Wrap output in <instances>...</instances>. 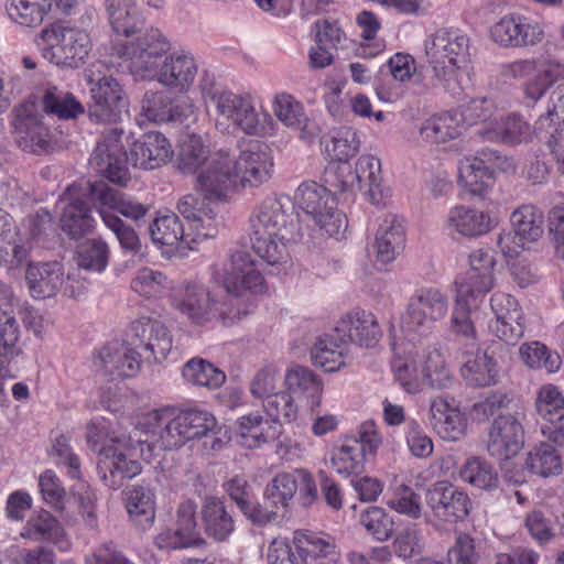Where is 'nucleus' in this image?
Here are the masks:
<instances>
[{
  "label": "nucleus",
  "mask_w": 564,
  "mask_h": 564,
  "mask_svg": "<svg viewBox=\"0 0 564 564\" xmlns=\"http://www.w3.org/2000/svg\"><path fill=\"white\" fill-rule=\"evenodd\" d=\"M220 282L227 292L221 300H214L203 285L187 282L173 290L171 305L195 325L217 323L227 327L250 313L240 310V296L246 293L262 295L268 291L264 276L242 252L231 257L230 268Z\"/></svg>",
  "instance_id": "1"
},
{
  "label": "nucleus",
  "mask_w": 564,
  "mask_h": 564,
  "mask_svg": "<svg viewBox=\"0 0 564 564\" xmlns=\"http://www.w3.org/2000/svg\"><path fill=\"white\" fill-rule=\"evenodd\" d=\"M172 346L171 333L163 323L140 317L131 323L128 341L107 343L98 350L94 364L112 379L133 378L140 371L142 361L161 362Z\"/></svg>",
  "instance_id": "2"
},
{
  "label": "nucleus",
  "mask_w": 564,
  "mask_h": 564,
  "mask_svg": "<svg viewBox=\"0 0 564 564\" xmlns=\"http://www.w3.org/2000/svg\"><path fill=\"white\" fill-rule=\"evenodd\" d=\"M123 130L111 128L104 132L97 143L90 164L110 182L126 185L130 180L127 164L144 170H154L165 164L173 155L172 145L160 132L151 131L135 140L129 153L123 151Z\"/></svg>",
  "instance_id": "3"
},
{
  "label": "nucleus",
  "mask_w": 564,
  "mask_h": 564,
  "mask_svg": "<svg viewBox=\"0 0 564 564\" xmlns=\"http://www.w3.org/2000/svg\"><path fill=\"white\" fill-rule=\"evenodd\" d=\"M217 421L213 413L199 408H162L141 415L138 431L144 432L148 451H171L184 446L187 442L208 438L214 434Z\"/></svg>",
  "instance_id": "4"
},
{
  "label": "nucleus",
  "mask_w": 564,
  "mask_h": 564,
  "mask_svg": "<svg viewBox=\"0 0 564 564\" xmlns=\"http://www.w3.org/2000/svg\"><path fill=\"white\" fill-rule=\"evenodd\" d=\"M271 167L269 148L258 141L251 142L238 159L220 151L209 159L203 177L206 195L214 199L229 197V191L238 186H257L269 178Z\"/></svg>",
  "instance_id": "5"
},
{
  "label": "nucleus",
  "mask_w": 564,
  "mask_h": 564,
  "mask_svg": "<svg viewBox=\"0 0 564 564\" xmlns=\"http://www.w3.org/2000/svg\"><path fill=\"white\" fill-rule=\"evenodd\" d=\"M426 56L434 77L451 95H459L462 75L469 59V39L457 30L440 29L426 42Z\"/></svg>",
  "instance_id": "6"
},
{
  "label": "nucleus",
  "mask_w": 564,
  "mask_h": 564,
  "mask_svg": "<svg viewBox=\"0 0 564 564\" xmlns=\"http://www.w3.org/2000/svg\"><path fill=\"white\" fill-rule=\"evenodd\" d=\"M140 438L144 440L145 436L144 432L138 431L137 422L133 435L99 449L98 475L110 489L120 488L124 479H131L141 473L140 457L147 462L152 458L155 449L149 452L147 444L139 443Z\"/></svg>",
  "instance_id": "7"
},
{
  "label": "nucleus",
  "mask_w": 564,
  "mask_h": 564,
  "mask_svg": "<svg viewBox=\"0 0 564 564\" xmlns=\"http://www.w3.org/2000/svg\"><path fill=\"white\" fill-rule=\"evenodd\" d=\"M56 208L61 212H148L143 205L134 203L105 182L68 186Z\"/></svg>",
  "instance_id": "8"
},
{
  "label": "nucleus",
  "mask_w": 564,
  "mask_h": 564,
  "mask_svg": "<svg viewBox=\"0 0 564 564\" xmlns=\"http://www.w3.org/2000/svg\"><path fill=\"white\" fill-rule=\"evenodd\" d=\"M292 215L252 214L249 219L252 250L268 264L282 263L289 258L286 242L294 237L286 227V218Z\"/></svg>",
  "instance_id": "9"
},
{
  "label": "nucleus",
  "mask_w": 564,
  "mask_h": 564,
  "mask_svg": "<svg viewBox=\"0 0 564 564\" xmlns=\"http://www.w3.org/2000/svg\"><path fill=\"white\" fill-rule=\"evenodd\" d=\"M45 216L51 214H29L23 219V230H17L11 225L10 214H0V265L13 268L26 260L31 242L42 235Z\"/></svg>",
  "instance_id": "10"
},
{
  "label": "nucleus",
  "mask_w": 564,
  "mask_h": 564,
  "mask_svg": "<svg viewBox=\"0 0 564 564\" xmlns=\"http://www.w3.org/2000/svg\"><path fill=\"white\" fill-rule=\"evenodd\" d=\"M448 296L436 286H423L410 296L401 327L406 332L430 329L445 318L448 312Z\"/></svg>",
  "instance_id": "11"
},
{
  "label": "nucleus",
  "mask_w": 564,
  "mask_h": 564,
  "mask_svg": "<svg viewBox=\"0 0 564 564\" xmlns=\"http://www.w3.org/2000/svg\"><path fill=\"white\" fill-rule=\"evenodd\" d=\"M40 36L46 42L58 41L44 52V57L57 66L77 68L85 63L91 50L90 37L84 30L56 26L43 29Z\"/></svg>",
  "instance_id": "12"
},
{
  "label": "nucleus",
  "mask_w": 564,
  "mask_h": 564,
  "mask_svg": "<svg viewBox=\"0 0 564 564\" xmlns=\"http://www.w3.org/2000/svg\"><path fill=\"white\" fill-rule=\"evenodd\" d=\"M169 50V42L158 29L144 31L131 45H117L115 53L130 61L129 68L133 75L149 77L159 67L163 54Z\"/></svg>",
  "instance_id": "13"
},
{
  "label": "nucleus",
  "mask_w": 564,
  "mask_h": 564,
  "mask_svg": "<svg viewBox=\"0 0 564 564\" xmlns=\"http://www.w3.org/2000/svg\"><path fill=\"white\" fill-rule=\"evenodd\" d=\"M425 500L433 517L444 523L464 521L471 509L468 494L447 480L433 484L426 491Z\"/></svg>",
  "instance_id": "14"
},
{
  "label": "nucleus",
  "mask_w": 564,
  "mask_h": 564,
  "mask_svg": "<svg viewBox=\"0 0 564 564\" xmlns=\"http://www.w3.org/2000/svg\"><path fill=\"white\" fill-rule=\"evenodd\" d=\"M90 91L93 102L88 108L89 119L96 123L119 122L128 108V99L119 82L112 76H102Z\"/></svg>",
  "instance_id": "15"
},
{
  "label": "nucleus",
  "mask_w": 564,
  "mask_h": 564,
  "mask_svg": "<svg viewBox=\"0 0 564 564\" xmlns=\"http://www.w3.org/2000/svg\"><path fill=\"white\" fill-rule=\"evenodd\" d=\"M141 109L153 122H174L189 127L197 119L196 108L187 96L174 98L166 91H147Z\"/></svg>",
  "instance_id": "16"
},
{
  "label": "nucleus",
  "mask_w": 564,
  "mask_h": 564,
  "mask_svg": "<svg viewBox=\"0 0 564 564\" xmlns=\"http://www.w3.org/2000/svg\"><path fill=\"white\" fill-rule=\"evenodd\" d=\"M334 332L343 344L362 348H373L382 337L376 315L359 307L344 313L336 322Z\"/></svg>",
  "instance_id": "17"
},
{
  "label": "nucleus",
  "mask_w": 564,
  "mask_h": 564,
  "mask_svg": "<svg viewBox=\"0 0 564 564\" xmlns=\"http://www.w3.org/2000/svg\"><path fill=\"white\" fill-rule=\"evenodd\" d=\"M378 229L372 243L373 265L381 271L392 263L405 248V229L398 214H382L376 219Z\"/></svg>",
  "instance_id": "18"
},
{
  "label": "nucleus",
  "mask_w": 564,
  "mask_h": 564,
  "mask_svg": "<svg viewBox=\"0 0 564 564\" xmlns=\"http://www.w3.org/2000/svg\"><path fill=\"white\" fill-rule=\"evenodd\" d=\"M207 107H213L247 134L257 135L262 127L251 100L230 91H214L206 96Z\"/></svg>",
  "instance_id": "19"
},
{
  "label": "nucleus",
  "mask_w": 564,
  "mask_h": 564,
  "mask_svg": "<svg viewBox=\"0 0 564 564\" xmlns=\"http://www.w3.org/2000/svg\"><path fill=\"white\" fill-rule=\"evenodd\" d=\"M12 124L14 140L23 151L40 154L48 148L50 133L34 102L15 107Z\"/></svg>",
  "instance_id": "20"
},
{
  "label": "nucleus",
  "mask_w": 564,
  "mask_h": 564,
  "mask_svg": "<svg viewBox=\"0 0 564 564\" xmlns=\"http://www.w3.org/2000/svg\"><path fill=\"white\" fill-rule=\"evenodd\" d=\"M524 445V429L512 414H501L495 417L488 430L487 451L490 456L508 460L522 449Z\"/></svg>",
  "instance_id": "21"
},
{
  "label": "nucleus",
  "mask_w": 564,
  "mask_h": 564,
  "mask_svg": "<svg viewBox=\"0 0 564 564\" xmlns=\"http://www.w3.org/2000/svg\"><path fill=\"white\" fill-rule=\"evenodd\" d=\"M153 242L160 247L166 258H184L188 256L189 247L185 241L186 221L177 214H164L156 217L150 225Z\"/></svg>",
  "instance_id": "22"
},
{
  "label": "nucleus",
  "mask_w": 564,
  "mask_h": 564,
  "mask_svg": "<svg viewBox=\"0 0 564 564\" xmlns=\"http://www.w3.org/2000/svg\"><path fill=\"white\" fill-rule=\"evenodd\" d=\"M431 424L437 435L448 442L462 440L467 432V419L458 405L443 395L434 397L430 404Z\"/></svg>",
  "instance_id": "23"
},
{
  "label": "nucleus",
  "mask_w": 564,
  "mask_h": 564,
  "mask_svg": "<svg viewBox=\"0 0 564 564\" xmlns=\"http://www.w3.org/2000/svg\"><path fill=\"white\" fill-rule=\"evenodd\" d=\"M542 32L521 15L501 18L490 29L491 39L503 47H523L540 41Z\"/></svg>",
  "instance_id": "24"
},
{
  "label": "nucleus",
  "mask_w": 564,
  "mask_h": 564,
  "mask_svg": "<svg viewBox=\"0 0 564 564\" xmlns=\"http://www.w3.org/2000/svg\"><path fill=\"white\" fill-rule=\"evenodd\" d=\"M535 134L544 143L557 167L564 165V102L549 107L535 122Z\"/></svg>",
  "instance_id": "25"
},
{
  "label": "nucleus",
  "mask_w": 564,
  "mask_h": 564,
  "mask_svg": "<svg viewBox=\"0 0 564 564\" xmlns=\"http://www.w3.org/2000/svg\"><path fill=\"white\" fill-rule=\"evenodd\" d=\"M197 73L194 58L188 55H170L164 58L148 78H156L164 86L183 93L194 83Z\"/></svg>",
  "instance_id": "26"
},
{
  "label": "nucleus",
  "mask_w": 564,
  "mask_h": 564,
  "mask_svg": "<svg viewBox=\"0 0 564 564\" xmlns=\"http://www.w3.org/2000/svg\"><path fill=\"white\" fill-rule=\"evenodd\" d=\"M470 269L466 276L455 282L458 286H467L471 293L485 296L491 291L495 284L494 268L496 264L492 251L489 249H478L469 256Z\"/></svg>",
  "instance_id": "27"
},
{
  "label": "nucleus",
  "mask_w": 564,
  "mask_h": 564,
  "mask_svg": "<svg viewBox=\"0 0 564 564\" xmlns=\"http://www.w3.org/2000/svg\"><path fill=\"white\" fill-rule=\"evenodd\" d=\"M284 382L289 393L304 400L312 412L321 406L323 381L311 369L299 365L293 366L286 371Z\"/></svg>",
  "instance_id": "28"
},
{
  "label": "nucleus",
  "mask_w": 564,
  "mask_h": 564,
  "mask_svg": "<svg viewBox=\"0 0 564 564\" xmlns=\"http://www.w3.org/2000/svg\"><path fill=\"white\" fill-rule=\"evenodd\" d=\"M25 279L32 297H52L64 283L63 265L59 262L31 263L26 269Z\"/></svg>",
  "instance_id": "29"
},
{
  "label": "nucleus",
  "mask_w": 564,
  "mask_h": 564,
  "mask_svg": "<svg viewBox=\"0 0 564 564\" xmlns=\"http://www.w3.org/2000/svg\"><path fill=\"white\" fill-rule=\"evenodd\" d=\"M21 536L31 541L51 542L62 552H67L72 546L59 521L46 510L40 511L26 521Z\"/></svg>",
  "instance_id": "30"
},
{
  "label": "nucleus",
  "mask_w": 564,
  "mask_h": 564,
  "mask_svg": "<svg viewBox=\"0 0 564 564\" xmlns=\"http://www.w3.org/2000/svg\"><path fill=\"white\" fill-rule=\"evenodd\" d=\"M293 545L305 562L321 558L334 560L337 555L336 540L328 533L299 529L293 532Z\"/></svg>",
  "instance_id": "31"
},
{
  "label": "nucleus",
  "mask_w": 564,
  "mask_h": 564,
  "mask_svg": "<svg viewBox=\"0 0 564 564\" xmlns=\"http://www.w3.org/2000/svg\"><path fill=\"white\" fill-rule=\"evenodd\" d=\"M482 295L471 293L467 286H458L456 290L455 306L449 321V330L456 337L467 341L477 340L475 324L470 317L471 305L482 301Z\"/></svg>",
  "instance_id": "32"
},
{
  "label": "nucleus",
  "mask_w": 564,
  "mask_h": 564,
  "mask_svg": "<svg viewBox=\"0 0 564 564\" xmlns=\"http://www.w3.org/2000/svg\"><path fill=\"white\" fill-rule=\"evenodd\" d=\"M460 376L469 387H491L498 383L499 366L497 360L487 351L478 350L463 364Z\"/></svg>",
  "instance_id": "33"
},
{
  "label": "nucleus",
  "mask_w": 564,
  "mask_h": 564,
  "mask_svg": "<svg viewBox=\"0 0 564 564\" xmlns=\"http://www.w3.org/2000/svg\"><path fill=\"white\" fill-rule=\"evenodd\" d=\"M292 200L301 212H335L339 206V197L315 182L301 184Z\"/></svg>",
  "instance_id": "34"
},
{
  "label": "nucleus",
  "mask_w": 564,
  "mask_h": 564,
  "mask_svg": "<svg viewBox=\"0 0 564 564\" xmlns=\"http://www.w3.org/2000/svg\"><path fill=\"white\" fill-rule=\"evenodd\" d=\"M202 520L206 534L218 542L226 541L235 531V520L218 498L209 497L205 500Z\"/></svg>",
  "instance_id": "35"
},
{
  "label": "nucleus",
  "mask_w": 564,
  "mask_h": 564,
  "mask_svg": "<svg viewBox=\"0 0 564 564\" xmlns=\"http://www.w3.org/2000/svg\"><path fill=\"white\" fill-rule=\"evenodd\" d=\"M106 11L113 31L131 36L143 26V18L132 0H106Z\"/></svg>",
  "instance_id": "36"
},
{
  "label": "nucleus",
  "mask_w": 564,
  "mask_h": 564,
  "mask_svg": "<svg viewBox=\"0 0 564 564\" xmlns=\"http://www.w3.org/2000/svg\"><path fill=\"white\" fill-rule=\"evenodd\" d=\"M534 133L535 128L532 129L529 122L519 115L508 116L494 129L479 131L485 140L500 141L508 145L528 143Z\"/></svg>",
  "instance_id": "37"
},
{
  "label": "nucleus",
  "mask_w": 564,
  "mask_h": 564,
  "mask_svg": "<svg viewBox=\"0 0 564 564\" xmlns=\"http://www.w3.org/2000/svg\"><path fill=\"white\" fill-rule=\"evenodd\" d=\"M426 387L443 390L453 387L455 377L449 364L440 348L427 349L421 362Z\"/></svg>",
  "instance_id": "38"
},
{
  "label": "nucleus",
  "mask_w": 564,
  "mask_h": 564,
  "mask_svg": "<svg viewBox=\"0 0 564 564\" xmlns=\"http://www.w3.org/2000/svg\"><path fill=\"white\" fill-rule=\"evenodd\" d=\"M126 508L131 520L142 529L155 519V496L149 488L133 486L124 491Z\"/></svg>",
  "instance_id": "39"
},
{
  "label": "nucleus",
  "mask_w": 564,
  "mask_h": 564,
  "mask_svg": "<svg viewBox=\"0 0 564 564\" xmlns=\"http://www.w3.org/2000/svg\"><path fill=\"white\" fill-rule=\"evenodd\" d=\"M366 459L357 441L354 437H345L341 444L333 449L330 463L338 475L349 477L365 470Z\"/></svg>",
  "instance_id": "40"
},
{
  "label": "nucleus",
  "mask_w": 564,
  "mask_h": 564,
  "mask_svg": "<svg viewBox=\"0 0 564 564\" xmlns=\"http://www.w3.org/2000/svg\"><path fill=\"white\" fill-rule=\"evenodd\" d=\"M311 355L314 366L325 372H335L346 366L347 348L333 336L325 335L315 343Z\"/></svg>",
  "instance_id": "41"
},
{
  "label": "nucleus",
  "mask_w": 564,
  "mask_h": 564,
  "mask_svg": "<svg viewBox=\"0 0 564 564\" xmlns=\"http://www.w3.org/2000/svg\"><path fill=\"white\" fill-rule=\"evenodd\" d=\"M130 286L141 297L159 300L172 289V282L163 272L142 267L131 279Z\"/></svg>",
  "instance_id": "42"
},
{
  "label": "nucleus",
  "mask_w": 564,
  "mask_h": 564,
  "mask_svg": "<svg viewBox=\"0 0 564 564\" xmlns=\"http://www.w3.org/2000/svg\"><path fill=\"white\" fill-rule=\"evenodd\" d=\"M19 339L20 327L17 319L12 316L7 317L0 324V377L2 378H15L10 365L22 354Z\"/></svg>",
  "instance_id": "43"
},
{
  "label": "nucleus",
  "mask_w": 564,
  "mask_h": 564,
  "mask_svg": "<svg viewBox=\"0 0 564 564\" xmlns=\"http://www.w3.org/2000/svg\"><path fill=\"white\" fill-rule=\"evenodd\" d=\"M420 134L426 142L445 143L460 134L459 119L451 111L433 116L422 123Z\"/></svg>",
  "instance_id": "44"
},
{
  "label": "nucleus",
  "mask_w": 564,
  "mask_h": 564,
  "mask_svg": "<svg viewBox=\"0 0 564 564\" xmlns=\"http://www.w3.org/2000/svg\"><path fill=\"white\" fill-rule=\"evenodd\" d=\"M459 476L464 482L482 490H494L499 484V475L496 468L485 458L477 456H473L465 462Z\"/></svg>",
  "instance_id": "45"
},
{
  "label": "nucleus",
  "mask_w": 564,
  "mask_h": 564,
  "mask_svg": "<svg viewBox=\"0 0 564 564\" xmlns=\"http://www.w3.org/2000/svg\"><path fill=\"white\" fill-rule=\"evenodd\" d=\"M43 111L58 119H75L84 113L83 105L70 93L57 87L47 88L42 96Z\"/></svg>",
  "instance_id": "46"
},
{
  "label": "nucleus",
  "mask_w": 564,
  "mask_h": 564,
  "mask_svg": "<svg viewBox=\"0 0 564 564\" xmlns=\"http://www.w3.org/2000/svg\"><path fill=\"white\" fill-rule=\"evenodd\" d=\"M182 376L187 383L210 390L219 388L226 380L224 371L202 358L188 360L183 367Z\"/></svg>",
  "instance_id": "47"
},
{
  "label": "nucleus",
  "mask_w": 564,
  "mask_h": 564,
  "mask_svg": "<svg viewBox=\"0 0 564 564\" xmlns=\"http://www.w3.org/2000/svg\"><path fill=\"white\" fill-rule=\"evenodd\" d=\"M532 75L533 77L525 83L523 91L525 98L534 104L555 82L564 77V65L555 61H547L540 68L536 67Z\"/></svg>",
  "instance_id": "48"
},
{
  "label": "nucleus",
  "mask_w": 564,
  "mask_h": 564,
  "mask_svg": "<svg viewBox=\"0 0 564 564\" xmlns=\"http://www.w3.org/2000/svg\"><path fill=\"white\" fill-rule=\"evenodd\" d=\"M525 466L532 474L541 477L556 476L563 470L561 455L549 443L534 446L527 456Z\"/></svg>",
  "instance_id": "49"
},
{
  "label": "nucleus",
  "mask_w": 564,
  "mask_h": 564,
  "mask_svg": "<svg viewBox=\"0 0 564 564\" xmlns=\"http://www.w3.org/2000/svg\"><path fill=\"white\" fill-rule=\"evenodd\" d=\"M356 174L358 175V184L367 183L369 185V198L373 206L386 208L382 191L380 188L381 163L373 155H361L356 163Z\"/></svg>",
  "instance_id": "50"
},
{
  "label": "nucleus",
  "mask_w": 564,
  "mask_h": 564,
  "mask_svg": "<svg viewBox=\"0 0 564 564\" xmlns=\"http://www.w3.org/2000/svg\"><path fill=\"white\" fill-rule=\"evenodd\" d=\"M51 9L50 0H9L7 4L10 19L28 28L40 25Z\"/></svg>",
  "instance_id": "51"
},
{
  "label": "nucleus",
  "mask_w": 564,
  "mask_h": 564,
  "mask_svg": "<svg viewBox=\"0 0 564 564\" xmlns=\"http://www.w3.org/2000/svg\"><path fill=\"white\" fill-rule=\"evenodd\" d=\"M465 158L459 165V181L465 183L466 194L484 197L494 178V171L489 165H479Z\"/></svg>",
  "instance_id": "52"
},
{
  "label": "nucleus",
  "mask_w": 564,
  "mask_h": 564,
  "mask_svg": "<svg viewBox=\"0 0 564 564\" xmlns=\"http://www.w3.org/2000/svg\"><path fill=\"white\" fill-rule=\"evenodd\" d=\"M498 221L497 214H454L448 227L460 236L474 238L489 232Z\"/></svg>",
  "instance_id": "53"
},
{
  "label": "nucleus",
  "mask_w": 564,
  "mask_h": 564,
  "mask_svg": "<svg viewBox=\"0 0 564 564\" xmlns=\"http://www.w3.org/2000/svg\"><path fill=\"white\" fill-rule=\"evenodd\" d=\"M209 158V152L200 137L185 135L180 143L177 167L183 173H195Z\"/></svg>",
  "instance_id": "54"
},
{
  "label": "nucleus",
  "mask_w": 564,
  "mask_h": 564,
  "mask_svg": "<svg viewBox=\"0 0 564 564\" xmlns=\"http://www.w3.org/2000/svg\"><path fill=\"white\" fill-rule=\"evenodd\" d=\"M535 409L539 416L550 423H557L564 417V395L552 383L543 384L536 394Z\"/></svg>",
  "instance_id": "55"
},
{
  "label": "nucleus",
  "mask_w": 564,
  "mask_h": 564,
  "mask_svg": "<svg viewBox=\"0 0 564 564\" xmlns=\"http://www.w3.org/2000/svg\"><path fill=\"white\" fill-rule=\"evenodd\" d=\"M391 370L394 380L409 394H417L426 387L421 365L415 360L395 358L391 362Z\"/></svg>",
  "instance_id": "56"
},
{
  "label": "nucleus",
  "mask_w": 564,
  "mask_h": 564,
  "mask_svg": "<svg viewBox=\"0 0 564 564\" xmlns=\"http://www.w3.org/2000/svg\"><path fill=\"white\" fill-rule=\"evenodd\" d=\"M295 470L279 473L264 489V497L276 509H288L297 492Z\"/></svg>",
  "instance_id": "57"
},
{
  "label": "nucleus",
  "mask_w": 564,
  "mask_h": 564,
  "mask_svg": "<svg viewBox=\"0 0 564 564\" xmlns=\"http://www.w3.org/2000/svg\"><path fill=\"white\" fill-rule=\"evenodd\" d=\"M186 221L185 241L189 251L195 250L199 241L214 238L218 232L217 214H182Z\"/></svg>",
  "instance_id": "58"
},
{
  "label": "nucleus",
  "mask_w": 564,
  "mask_h": 564,
  "mask_svg": "<svg viewBox=\"0 0 564 564\" xmlns=\"http://www.w3.org/2000/svg\"><path fill=\"white\" fill-rule=\"evenodd\" d=\"M360 524L373 539L387 541L394 530V521L381 507L371 506L360 514Z\"/></svg>",
  "instance_id": "59"
},
{
  "label": "nucleus",
  "mask_w": 564,
  "mask_h": 564,
  "mask_svg": "<svg viewBox=\"0 0 564 564\" xmlns=\"http://www.w3.org/2000/svg\"><path fill=\"white\" fill-rule=\"evenodd\" d=\"M263 409L271 422L279 424L291 423L297 417V405L289 392L282 391L268 395L263 400Z\"/></svg>",
  "instance_id": "60"
},
{
  "label": "nucleus",
  "mask_w": 564,
  "mask_h": 564,
  "mask_svg": "<svg viewBox=\"0 0 564 564\" xmlns=\"http://www.w3.org/2000/svg\"><path fill=\"white\" fill-rule=\"evenodd\" d=\"M325 148L329 156L336 162H347L358 151L359 140L351 128L341 127L333 131L329 141H326Z\"/></svg>",
  "instance_id": "61"
},
{
  "label": "nucleus",
  "mask_w": 564,
  "mask_h": 564,
  "mask_svg": "<svg viewBox=\"0 0 564 564\" xmlns=\"http://www.w3.org/2000/svg\"><path fill=\"white\" fill-rule=\"evenodd\" d=\"M521 360L532 369L545 368L555 372L561 366V358L552 354L547 347L539 341L525 343L520 347Z\"/></svg>",
  "instance_id": "62"
},
{
  "label": "nucleus",
  "mask_w": 564,
  "mask_h": 564,
  "mask_svg": "<svg viewBox=\"0 0 564 564\" xmlns=\"http://www.w3.org/2000/svg\"><path fill=\"white\" fill-rule=\"evenodd\" d=\"M39 489L43 501L56 511H63L66 502V489L52 469L39 476Z\"/></svg>",
  "instance_id": "63"
},
{
  "label": "nucleus",
  "mask_w": 564,
  "mask_h": 564,
  "mask_svg": "<svg viewBox=\"0 0 564 564\" xmlns=\"http://www.w3.org/2000/svg\"><path fill=\"white\" fill-rule=\"evenodd\" d=\"M109 248L101 239L88 240L78 252V265L82 269L102 272L108 264Z\"/></svg>",
  "instance_id": "64"
}]
</instances>
